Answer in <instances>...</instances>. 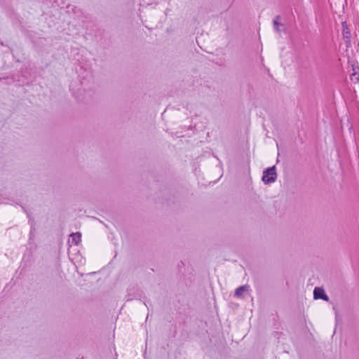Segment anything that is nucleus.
I'll list each match as a JSON object with an SVG mask.
<instances>
[{"label":"nucleus","instance_id":"nucleus-2","mask_svg":"<svg viewBox=\"0 0 359 359\" xmlns=\"http://www.w3.org/2000/svg\"><path fill=\"white\" fill-rule=\"evenodd\" d=\"M313 298L315 299H321L325 301L329 300L328 296L325 294L324 290L321 287H315L313 290Z\"/></svg>","mask_w":359,"mask_h":359},{"label":"nucleus","instance_id":"nucleus-6","mask_svg":"<svg viewBox=\"0 0 359 359\" xmlns=\"http://www.w3.org/2000/svg\"><path fill=\"white\" fill-rule=\"evenodd\" d=\"M280 16H276L275 19L273 20V26H274V29L276 32H280L278 26H279V20H280Z\"/></svg>","mask_w":359,"mask_h":359},{"label":"nucleus","instance_id":"nucleus-3","mask_svg":"<svg viewBox=\"0 0 359 359\" xmlns=\"http://www.w3.org/2000/svg\"><path fill=\"white\" fill-rule=\"evenodd\" d=\"M351 80L355 83H359V68L353 67V73L351 74Z\"/></svg>","mask_w":359,"mask_h":359},{"label":"nucleus","instance_id":"nucleus-7","mask_svg":"<svg viewBox=\"0 0 359 359\" xmlns=\"http://www.w3.org/2000/svg\"><path fill=\"white\" fill-rule=\"evenodd\" d=\"M350 35V32L348 30L344 29V37L348 38Z\"/></svg>","mask_w":359,"mask_h":359},{"label":"nucleus","instance_id":"nucleus-5","mask_svg":"<svg viewBox=\"0 0 359 359\" xmlns=\"http://www.w3.org/2000/svg\"><path fill=\"white\" fill-rule=\"evenodd\" d=\"M248 286L247 285H243L236 288V290H235V295L238 297H241L243 292L248 290Z\"/></svg>","mask_w":359,"mask_h":359},{"label":"nucleus","instance_id":"nucleus-4","mask_svg":"<svg viewBox=\"0 0 359 359\" xmlns=\"http://www.w3.org/2000/svg\"><path fill=\"white\" fill-rule=\"evenodd\" d=\"M72 243L78 245L81 241V234L79 232L72 233L70 236Z\"/></svg>","mask_w":359,"mask_h":359},{"label":"nucleus","instance_id":"nucleus-1","mask_svg":"<svg viewBox=\"0 0 359 359\" xmlns=\"http://www.w3.org/2000/svg\"><path fill=\"white\" fill-rule=\"evenodd\" d=\"M277 174L276 167L272 166L266 169L263 172L262 181L264 184H270L274 182L276 180Z\"/></svg>","mask_w":359,"mask_h":359}]
</instances>
